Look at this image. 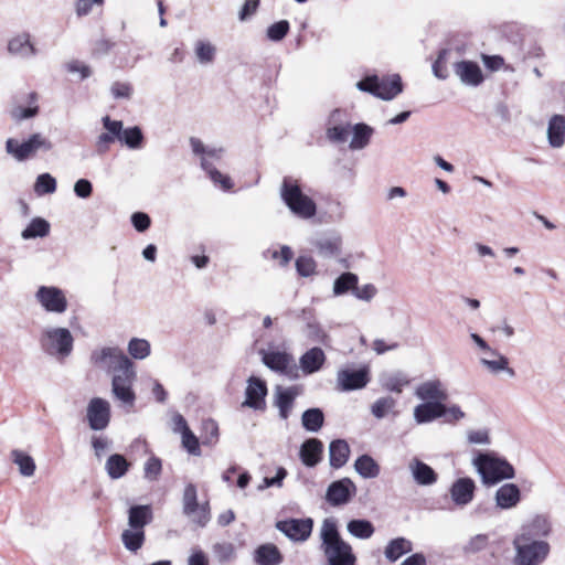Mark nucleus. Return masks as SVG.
I'll return each instance as SVG.
<instances>
[{"instance_id":"f257e3e1","label":"nucleus","mask_w":565,"mask_h":565,"mask_svg":"<svg viewBox=\"0 0 565 565\" xmlns=\"http://www.w3.org/2000/svg\"><path fill=\"white\" fill-rule=\"evenodd\" d=\"M320 550L329 565H355L356 557L349 543L340 535L337 522L332 518L323 520L320 529Z\"/></svg>"},{"instance_id":"f03ea898","label":"nucleus","mask_w":565,"mask_h":565,"mask_svg":"<svg viewBox=\"0 0 565 565\" xmlns=\"http://www.w3.org/2000/svg\"><path fill=\"white\" fill-rule=\"evenodd\" d=\"M279 195L284 204L295 216L308 220L317 214L316 202L303 193L297 179L285 177L280 185Z\"/></svg>"},{"instance_id":"7ed1b4c3","label":"nucleus","mask_w":565,"mask_h":565,"mask_svg":"<svg viewBox=\"0 0 565 565\" xmlns=\"http://www.w3.org/2000/svg\"><path fill=\"white\" fill-rule=\"evenodd\" d=\"M114 372L115 374L111 380L114 396L122 404L132 407L136 401L132 384L137 377L132 361L128 356H121L120 365H115Z\"/></svg>"},{"instance_id":"20e7f679","label":"nucleus","mask_w":565,"mask_h":565,"mask_svg":"<svg viewBox=\"0 0 565 565\" xmlns=\"http://www.w3.org/2000/svg\"><path fill=\"white\" fill-rule=\"evenodd\" d=\"M473 465L481 476L484 484L493 486L504 479L515 476L513 466L504 458L494 457L491 454H479L473 459Z\"/></svg>"},{"instance_id":"39448f33","label":"nucleus","mask_w":565,"mask_h":565,"mask_svg":"<svg viewBox=\"0 0 565 565\" xmlns=\"http://www.w3.org/2000/svg\"><path fill=\"white\" fill-rule=\"evenodd\" d=\"M53 149V143L40 132L32 134L22 142L9 138L6 141V151L17 161L23 162L36 156L39 151L47 152Z\"/></svg>"},{"instance_id":"423d86ee","label":"nucleus","mask_w":565,"mask_h":565,"mask_svg":"<svg viewBox=\"0 0 565 565\" xmlns=\"http://www.w3.org/2000/svg\"><path fill=\"white\" fill-rule=\"evenodd\" d=\"M40 344L47 354L64 359L73 351L74 338L66 328H49L42 332Z\"/></svg>"},{"instance_id":"0eeeda50","label":"nucleus","mask_w":565,"mask_h":565,"mask_svg":"<svg viewBox=\"0 0 565 565\" xmlns=\"http://www.w3.org/2000/svg\"><path fill=\"white\" fill-rule=\"evenodd\" d=\"M182 505L183 514L189 516L192 522L196 523L201 527H204L209 523L211 519L210 504L207 501L199 504L195 484L188 483L185 486L182 497Z\"/></svg>"},{"instance_id":"6e6552de","label":"nucleus","mask_w":565,"mask_h":565,"mask_svg":"<svg viewBox=\"0 0 565 565\" xmlns=\"http://www.w3.org/2000/svg\"><path fill=\"white\" fill-rule=\"evenodd\" d=\"M262 362L269 370L284 374L289 379H298V365L295 363L294 356L286 351L259 350Z\"/></svg>"},{"instance_id":"1a4fd4ad","label":"nucleus","mask_w":565,"mask_h":565,"mask_svg":"<svg viewBox=\"0 0 565 565\" xmlns=\"http://www.w3.org/2000/svg\"><path fill=\"white\" fill-rule=\"evenodd\" d=\"M521 539L514 541L516 548L515 565H539L550 552V545L544 541H532L521 544Z\"/></svg>"},{"instance_id":"9d476101","label":"nucleus","mask_w":565,"mask_h":565,"mask_svg":"<svg viewBox=\"0 0 565 565\" xmlns=\"http://www.w3.org/2000/svg\"><path fill=\"white\" fill-rule=\"evenodd\" d=\"M275 527L292 542H305L312 533L313 520L290 518L277 521Z\"/></svg>"},{"instance_id":"9b49d317","label":"nucleus","mask_w":565,"mask_h":565,"mask_svg":"<svg viewBox=\"0 0 565 565\" xmlns=\"http://www.w3.org/2000/svg\"><path fill=\"white\" fill-rule=\"evenodd\" d=\"M370 382V369L363 365L359 369H341L337 373V385L341 392L364 388Z\"/></svg>"},{"instance_id":"f8f14e48","label":"nucleus","mask_w":565,"mask_h":565,"mask_svg":"<svg viewBox=\"0 0 565 565\" xmlns=\"http://www.w3.org/2000/svg\"><path fill=\"white\" fill-rule=\"evenodd\" d=\"M86 418L92 430L106 429L111 418L109 402L102 397H93L87 405Z\"/></svg>"},{"instance_id":"ddd939ff","label":"nucleus","mask_w":565,"mask_h":565,"mask_svg":"<svg viewBox=\"0 0 565 565\" xmlns=\"http://www.w3.org/2000/svg\"><path fill=\"white\" fill-rule=\"evenodd\" d=\"M356 494V486L350 478H342L332 481L326 491V500L332 507H340L349 503Z\"/></svg>"},{"instance_id":"4468645a","label":"nucleus","mask_w":565,"mask_h":565,"mask_svg":"<svg viewBox=\"0 0 565 565\" xmlns=\"http://www.w3.org/2000/svg\"><path fill=\"white\" fill-rule=\"evenodd\" d=\"M35 298L49 312L63 313L67 309V299L58 287L41 286L36 290Z\"/></svg>"},{"instance_id":"2eb2a0df","label":"nucleus","mask_w":565,"mask_h":565,"mask_svg":"<svg viewBox=\"0 0 565 565\" xmlns=\"http://www.w3.org/2000/svg\"><path fill=\"white\" fill-rule=\"evenodd\" d=\"M268 393L266 382L259 377L250 376L247 380L245 390V401L242 406L249 407L255 411H264L266 408V395Z\"/></svg>"},{"instance_id":"dca6fc26","label":"nucleus","mask_w":565,"mask_h":565,"mask_svg":"<svg viewBox=\"0 0 565 565\" xmlns=\"http://www.w3.org/2000/svg\"><path fill=\"white\" fill-rule=\"evenodd\" d=\"M301 388L298 385L282 387L277 385L274 393V405L279 411V417L287 419L294 407L297 396L300 394Z\"/></svg>"},{"instance_id":"f3484780","label":"nucleus","mask_w":565,"mask_h":565,"mask_svg":"<svg viewBox=\"0 0 565 565\" xmlns=\"http://www.w3.org/2000/svg\"><path fill=\"white\" fill-rule=\"evenodd\" d=\"M317 254L322 258L339 256L342 249V238L338 233H326L311 241Z\"/></svg>"},{"instance_id":"a211bd4d","label":"nucleus","mask_w":565,"mask_h":565,"mask_svg":"<svg viewBox=\"0 0 565 565\" xmlns=\"http://www.w3.org/2000/svg\"><path fill=\"white\" fill-rule=\"evenodd\" d=\"M476 483L469 477L458 478L450 487L449 493L457 507L468 505L475 497Z\"/></svg>"},{"instance_id":"6ab92c4d","label":"nucleus","mask_w":565,"mask_h":565,"mask_svg":"<svg viewBox=\"0 0 565 565\" xmlns=\"http://www.w3.org/2000/svg\"><path fill=\"white\" fill-rule=\"evenodd\" d=\"M322 455L323 444L318 438H308L300 446L299 457L306 467H316L322 460Z\"/></svg>"},{"instance_id":"aec40b11","label":"nucleus","mask_w":565,"mask_h":565,"mask_svg":"<svg viewBox=\"0 0 565 565\" xmlns=\"http://www.w3.org/2000/svg\"><path fill=\"white\" fill-rule=\"evenodd\" d=\"M408 469L418 486H433L438 480L437 472L429 465L416 457L409 461Z\"/></svg>"},{"instance_id":"412c9836","label":"nucleus","mask_w":565,"mask_h":565,"mask_svg":"<svg viewBox=\"0 0 565 565\" xmlns=\"http://www.w3.org/2000/svg\"><path fill=\"white\" fill-rule=\"evenodd\" d=\"M460 81L470 86H478L483 82V75L480 66L472 61H460L454 68Z\"/></svg>"},{"instance_id":"4be33fe9","label":"nucleus","mask_w":565,"mask_h":565,"mask_svg":"<svg viewBox=\"0 0 565 565\" xmlns=\"http://www.w3.org/2000/svg\"><path fill=\"white\" fill-rule=\"evenodd\" d=\"M445 416V404L440 401L424 402L414 409V418L418 424L430 423Z\"/></svg>"},{"instance_id":"5701e85b","label":"nucleus","mask_w":565,"mask_h":565,"mask_svg":"<svg viewBox=\"0 0 565 565\" xmlns=\"http://www.w3.org/2000/svg\"><path fill=\"white\" fill-rule=\"evenodd\" d=\"M253 559L256 565H280L284 556L275 544L265 543L255 548Z\"/></svg>"},{"instance_id":"b1692460","label":"nucleus","mask_w":565,"mask_h":565,"mask_svg":"<svg viewBox=\"0 0 565 565\" xmlns=\"http://www.w3.org/2000/svg\"><path fill=\"white\" fill-rule=\"evenodd\" d=\"M326 362V354L319 347L306 351L299 359V366L306 375L318 372Z\"/></svg>"},{"instance_id":"393cba45","label":"nucleus","mask_w":565,"mask_h":565,"mask_svg":"<svg viewBox=\"0 0 565 565\" xmlns=\"http://www.w3.org/2000/svg\"><path fill=\"white\" fill-rule=\"evenodd\" d=\"M126 356L118 348H103L93 351L90 361L94 365L99 367L113 369L115 365H120V358Z\"/></svg>"},{"instance_id":"a878e982","label":"nucleus","mask_w":565,"mask_h":565,"mask_svg":"<svg viewBox=\"0 0 565 565\" xmlns=\"http://www.w3.org/2000/svg\"><path fill=\"white\" fill-rule=\"evenodd\" d=\"M520 500L521 491L515 483H504L495 492V503L503 510L514 508Z\"/></svg>"},{"instance_id":"bb28decb","label":"nucleus","mask_w":565,"mask_h":565,"mask_svg":"<svg viewBox=\"0 0 565 565\" xmlns=\"http://www.w3.org/2000/svg\"><path fill=\"white\" fill-rule=\"evenodd\" d=\"M416 396L425 402L440 401V403L448 398L446 390L441 387V383L438 380L422 383L416 388Z\"/></svg>"},{"instance_id":"cd10ccee","label":"nucleus","mask_w":565,"mask_h":565,"mask_svg":"<svg viewBox=\"0 0 565 565\" xmlns=\"http://www.w3.org/2000/svg\"><path fill=\"white\" fill-rule=\"evenodd\" d=\"M547 140L551 147L561 148L565 142V116L553 115L547 124Z\"/></svg>"},{"instance_id":"c85d7f7f","label":"nucleus","mask_w":565,"mask_h":565,"mask_svg":"<svg viewBox=\"0 0 565 565\" xmlns=\"http://www.w3.org/2000/svg\"><path fill=\"white\" fill-rule=\"evenodd\" d=\"M153 514L150 505L136 504L128 510V525L132 529L145 530V526L152 521Z\"/></svg>"},{"instance_id":"c756f323","label":"nucleus","mask_w":565,"mask_h":565,"mask_svg":"<svg viewBox=\"0 0 565 565\" xmlns=\"http://www.w3.org/2000/svg\"><path fill=\"white\" fill-rule=\"evenodd\" d=\"M403 92V83L399 75L394 74L387 78L380 79L376 97L383 100H392Z\"/></svg>"},{"instance_id":"7c9ffc66","label":"nucleus","mask_w":565,"mask_h":565,"mask_svg":"<svg viewBox=\"0 0 565 565\" xmlns=\"http://www.w3.org/2000/svg\"><path fill=\"white\" fill-rule=\"evenodd\" d=\"M350 456V447L344 439H334L329 445V462L334 469L343 467Z\"/></svg>"},{"instance_id":"2f4dec72","label":"nucleus","mask_w":565,"mask_h":565,"mask_svg":"<svg viewBox=\"0 0 565 565\" xmlns=\"http://www.w3.org/2000/svg\"><path fill=\"white\" fill-rule=\"evenodd\" d=\"M129 468L130 462L120 454L110 455L105 463L107 475L114 480L122 478L128 472Z\"/></svg>"},{"instance_id":"473e14b6","label":"nucleus","mask_w":565,"mask_h":565,"mask_svg":"<svg viewBox=\"0 0 565 565\" xmlns=\"http://www.w3.org/2000/svg\"><path fill=\"white\" fill-rule=\"evenodd\" d=\"M8 51L13 55L30 57L36 54V49L30 41L29 34H20L8 43Z\"/></svg>"},{"instance_id":"72a5a7b5","label":"nucleus","mask_w":565,"mask_h":565,"mask_svg":"<svg viewBox=\"0 0 565 565\" xmlns=\"http://www.w3.org/2000/svg\"><path fill=\"white\" fill-rule=\"evenodd\" d=\"M353 137L350 142L352 150L364 149L369 143L374 132L373 128L364 122L355 124L351 129Z\"/></svg>"},{"instance_id":"f704fd0d","label":"nucleus","mask_w":565,"mask_h":565,"mask_svg":"<svg viewBox=\"0 0 565 565\" xmlns=\"http://www.w3.org/2000/svg\"><path fill=\"white\" fill-rule=\"evenodd\" d=\"M10 458L12 462L18 466L21 476L30 478L34 475L36 465L34 459L30 455L22 450L13 449L10 452Z\"/></svg>"},{"instance_id":"c9c22d12","label":"nucleus","mask_w":565,"mask_h":565,"mask_svg":"<svg viewBox=\"0 0 565 565\" xmlns=\"http://www.w3.org/2000/svg\"><path fill=\"white\" fill-rule=\"evenodd\" d=\"M413 550L412 542L405 537H396L388 542L385 547L384 554L390 562H396L404 554Z\"/></svg>"},{"instance_id":"e433bc0d","label":"nucleus","mask_w":565,"mask_h":565,"mask_svg":"<svg viewBox=\"0 0 565 565\" xmlns=\"http://www.w3.org/2000/svg\"><path fill=\"white\" fill-rule=\"evenodd\" d=\"M302 427L310 433H318L324 424V414L321 408L312 407L302 413Z\"/></svg>"},{"instance_id":"4c0bfd02","label":"nucleus","mask_w":565,"mask_h":565,"mask_svg":"<svg viewBox=\"0 0 565 565\" xmlns=\"http://www.w3.org/2000/svg\"><path fill=\"white\" fill-rule=\"evenodd\" d=\"M120 537L127 551L137 553L145 543L146 533L145 530L129 527L122 531Z\"/></svg>"},{"instance_id":"58836bf2","label":"nucleus","mask_w":565,"mask_h":565,"mask_svg":"<svg viewBox=\"0 0 565 565\" xmlns=\"http://www.w3.org/2000/svg\"><path fill=\"white\" fill-rule=\"evenodd\" d=\"M355 471L365 479L376 478L380 475V466L370 455H361L354 462Z\"/></svg>"},{"instance_id":"ea45409f","label":"nucleus","mask_w":565,"mask_h":565,"mask_svg":"<svg viewBox=\"0 0 565 565\" xmlns=\"http://www.w3.org/2000/svg\"><path fill=\"white\" fill-rule=\"evenodd\" d=\"M359 284V277L356 274L351 271L342 273L339 277H337L333 281V295L342 296L347 292L351 291L353 294V289Z\"/></svg>"},{"instance_id":"a19ab883","label":"nucleus","mask_w":565,"mask_h":565,"mask_svg":"<svg viewBox=\"0 0 565 565\" xmlns=\"http://www.w3.org/2000/svg\"><path fill=\"white\" fill-rule=\"evenodd\" d=\"M347 530L352 536L361 540L370 539L375 531L372 522L365 519H353L349 521Z\"/></svg>"},{"instance_id":"79ce46f5","label":"nucleus","mask_w":565,"mask_h":565,"mask_svg":"<svg viewBox=\"0 0 565 565\" xmlns=\"http://www.w3.org/2000/svg\"><path fill=\"white\" fill-rule=\"evenodd\" d=\"M50 223L42 217H34L22 231L21 236L23 239L45 237L50 233Z\"/></svg>"},{"instance_id":"37998d69","label":"nucleus","mask_w":565,"mask_h":565,"mask_svg":"<svg viewBox=\"0 0 565 565\" xmlns=\"http://www.w3.org/2000/svg\"><path fill=\"white\" fill-rule=\"evenodd\" d=\"M38 94L32 92L29 94V107H15L11 110V116L14 120L21 121L30 119L39 114V106L36 105Z\"/></svg>"},{"instance_id":"c03bdc74","label":"nucleus","mask_w":565,"mask_h":565,"mask_svg":"<svg viewBox=\"0 0 565 565\" xmlns=\"http://www.w3.org/2000/svg\"><path fill=\"white\" fill-rule=\"evenodd\" d=\"M145 137L139 126L128 127L124 129L119 139L120 142L130 149H139L143 143Z\"/></svg>"},{"instance_id":"a18cd8bd","label":"nucleus","mask_w":565,"mask_h":565,"mask_svg":"<svg viewBox=\"0 0 565 565\" xmlns=\"http://www.w3.org/2000/svg\"><path fill=\"white\" fill-rule=\"evenodd\" d=\"M409 380L403 372H395L392 374H388L382 379V386L394 393H402L403 387L408 385Z\"/></svg>"},{"instance_id":"49530a36","label":"nucleus","mask_w":565,"mask_h":565,"mask_svg":"<svg viewBox=\"0 0 565 565\" xmlns=\"http://www.w3.org/2000/svg\"><path fill=\"white\" fill-rule=\"evenodd\" d=\"M128 353L136 360H143L150 355L151 345L148 340L132 338L128 342Z\"/></svg>"},{"instance_id":"de8ad7c7","label":"nucleus","mask_w":565,"mask_h":565,"mask_svg":"<svg viewBox=\"0 0 565 565\" xmlns=\"http://www.w3.org/2000/svg\"><path fill=\"white\" fill-rule=\"evenodd\" d=\"M295 267L300 277L308 278L317 275V262L311 256H298L295 262Z\"/></svg>"},{"instance_id":"09e8293b","label":"nucleus","mask_w":565,"mask_h":565,"mask_svg":"<svg viewBox=\"0 0 565 565\" xmlns=\"http://www.w3.org/2000/svg\"><path fill=\"white\" fill-rule=\"evenodd\" d=\"M551 532V524L548 520L543 515H536L530 526L527 534L530 536H547ZM526 533H523L521 539L525 540Z\"/></svg>"},{"instance_id":"8fccbe9b","label":"nucleus","mask_w":565,"mask_h":565,"mask_svg":"<svg viewBox=\"0 0 565 565\" xmlns=\"http://www.w3.org/2000/svg\"><path fill=\"white\" fill-rule=\"evenodd\" d=\"M56 191V179L45 172L38 175L34 183V192L38 195L52 194Z\"/></svg>"},{"instance_id":"3c124183","label":"nucleus","mask_w":565,"mask_h":565,"mask_svg":"<svg viewBox=\"0 0 565 565\" xmlns=\"http://www.w3.org/2000/svg\"><path fill=\"white\" fill-rule=\"evenodd\" d=\"M492 354L498 355V360H487L481 359V364L484 365L492 373H498L500 371H507L510 376H514L515 372L513 369L509 367V360L502 354H499L497 351H491Z\"/></svg>"},{"instance_id":"603ef678","label":"nucleus","mask_w":565,"mask_h":565,"mask_svg":"<svg viewBox=\"0 0 565 565\" xmlns=\"http://www.w3.org/2000/svg\"><path fill=\"white\" fill-rule=\"evenodd\" d=\"M203 436L202 444L213 446L218 440V425L214 419H205L202 423Z\"/></svg>"},{"instance_id":"864d4df0","label":"nucleus","mask_w":565,"mask_h":565,"mask_svg":"<svg viewBox=\"0 0 565 565\" xmlns=\"http://www.w3.org/2000/svg\"><path fill=\"white\" fill-rule=\"evenodd\" d=\"M395 404V399L391 396L380 397L373 403L371 407V413L374 417L381 419L385 417L387 413L394 408Z\"/></svg>"},{"instance_id":"5fc2aeb1","label":"nucleus","mask_w":565,"mask_h":565,"mask_svg":"<svg viewBox=\"0 0 565 565\" xmlns=\"http://www.w3.org/2000/svg\"><path fill=\"white\" fill-rule=\"evenodd\" d=\"M290 29L287 20H280L267 28L266 35L273 42H279L286 38Z\"/></svg>"},{"instance_id":"6e6d98bb","label":"nucleus","mask_w":565,"mask_h":565,"mask_svg":"<svg viewBox=\"0 0 565 565\" xmlns=\"http://www.w3.org/2000/svg\"><path fill=\"white\" fill-rule=\"evenodd\" d=\"M215 47L206 41H198L195 43V55L201 64H209L215 57Z\"/></svg>"},{"instance_id":"4d7b16f0","label":"nucleus","mask_w":565,"mask_h":565,"mask_svg":"<svg viewBox=\"0 0 565 565\" xmlns=\"http://www.w3.org/2000/svg\"><path fill=\"white\" fill-rule=\"evenodd\" d=\"M350 131L349 125H335L327 128L326 136L328 140L333 143H343L348 140Z\"/></svg>"},{"instance_id":"13d9d810","label":"nucleus","mask_w":565,"mask_h":565,"mask_svg":"<svg viewBox=\"0 0 565 565\" xmlns=\"http://www.w3.org/2000/svg\"><path fill=\"white\" fill-rule=\"evenodd\" d=\"M213 553L221 563H225L235 557V547L230 542L215 543Z\"/></svg>"},{"instance_id":"bf43d9fd","label":"nucleus","mask_w":565,"mask_h":565,"mask_svg":"<svg viewBox=\"0 0 565 565\" xmlns=\"http://www.w3.org/2000/svg\"><path fill=\"white\" fill-rule=\"evenodd\" d=\"M488 543L489 536L487 534H477L463 546V552L467 554L478 553L483 551L488 546Z\"/></svg>"},{"instance_id":"052dcab7","label":"nucleus","mask_w":565,"mask_h":565,"mask_svg":"<svg viewBox=\"0 0 565 565\" xmlns=\"http://www.w3.org/2000/svg\"><path fill=\"white\" fill-rule=\"evenodd\" d=\"M450 54V51L443 49L439 51L436 61L433 64V73L439 79H446L448 77V71L446 67V57Z\"/></svg>"},{"instance_id":"680f3d73","label":"nucleus","mask_w":565,"mask_h":565,"mask_svg":"<svg viewBox=\"0 0 565 565\" xmlns=\"http://www.w3.org/2000/svg\"><path fill=\"white\" fill-rule=\"evenodd\" d=\"M182 437V446L188 450L189 454L193 456H200V441L199 438L193 434L191 429L181 434Z\"/></svg>"},{"instance_id":"e2e57ef3","label":"nucleus","mask_w":565,"mask_h":565,"mask_svg":"<svg viewBox=\"0 0 565 565\" xmlns=\"http://www.w3.org/2000/svg\"><path fill=\"white\" fill-rule=\"evenodd\" d=\"M162 470L161 460L157 457L149 458L145 463V478L153 481L157 480Z\"/></svg>"},{"instance_id":"0e129e2a","label":"nucleus","mask_w":565,"mask_h":565,"mask_svg":"<svg viewBox=\"0 0 565 565\" xmlns=\"http://www.w3.org/2000/svg\"><path fill=\"white\" fill-rule=\"evenodd\" d=\"M288 472L284 467H278L276 475L274 477H265L263 483L258 486V490H265L270 487L282 486L284 479L287 477Z\"/></svg>"},{"instance_id":"69168bd1","label":"nucleus","mask_w":565,"mask_h":565,"mask_svg":"<svg viewBox=\"0 0 565 565\" xmlns=\"http://www.w3.org/2000/svg\"><path fill=\"white\" fill-rule=\"evenodd\" d=\"M130 220H131L132 226L139 233L146 232L150 227V225H151V218L145 212H135V213H132Z\"/></svg>"},{"instance_id":"338daca9","label":"nucleus","mask_w":565,"mask_h":565,"mask_svg":"<svg viewBox=\"0 0 565 565\" xmlns=\"http://www.w3.org/2000/svg\"><path fill=\"white\" fill-rule=\"evenodd\" d=\"M306 335L316 342L326 343V340L328 338L327 333L322 330L319 322L316 320L315 322H310L306 327Z\"/></svg>"},{"instance_id":"774afa93","label":"nucleus","mask_w":565,"mask_h":565,"mask_svg":"<svg viewBox=\"0 0 565 565\" xmlns=\"http://www.w3.org/2000/svg\"><path fill=\"white\" fill-rule=\"evenodd\" d=\"M104 128L107 134L114 136L116 139H120L124 131V124L121 120H113L109 116H105L102 119Z\"/></svg>"}]
</instances>
